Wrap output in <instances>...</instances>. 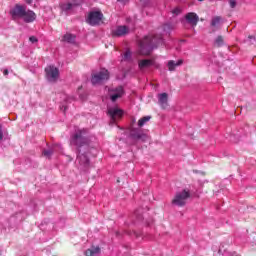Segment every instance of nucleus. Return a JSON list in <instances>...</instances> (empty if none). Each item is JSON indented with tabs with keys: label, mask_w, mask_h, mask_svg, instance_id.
I'll use <instances>...</instances> for the list:
<instances>
[{
	"label": "nucleus",
	"mask_w": 256,
	"mask_h": 256,
	"mask_svg": "<svg viewBox=\"0 0 256 256\" xmlns=\"http://www.w3.org/2000/svg\"><path fill=\"white\" fill-rule=\"evenodd\" d=\"M29 41H30V43L35 44V43L39 42V39H37V37H35V36H30Z\"/></svg>",
	"instance_id": "7c9ffc66"
},
{
	"label": "nucleus",
	"mask_w": 256,
	"mask_h": 256,
	"mask_svg": "<svg viewBox=\"0 0 256 256\" xmlns=\"http://www.w3.org/2000/svg\"><path fill=\"white\" fill-rule=\"evenodd\" d=\"M173 15H181V8L176 7L172 10Z\"/></svg>",
	"instance_id": "c756f323"
},
{
	"label": "nucleus",
	"mask_w": 256,
	"mask_h": 256,
	"mask_svg": "<svg viewBox=\"0 0 256 256\" xmlns=\"http://www.w3.org/2000/svg\"><path fill=\"white\" fill-rule=\"evenodd\" d=\"M122 61H124V63H131V61H133V52L131 49L127 48L125 50V52L122 54Z\"/></svg>",
	"instance_id": "6ab92c4d"
},
{
	"label": "nucleus",
	"mask_w": 256,
	"mask_h": 256,
	"mask_svg": "<svg viewBox=\"0 0 256 256\" xmlns=\"http://www.w3.org/2000/svg\"><path fill=\"white\" fill-rule=\"evenodd\" d=\"M198 1H203V0H198Z\"/></svg>",
	"instance_id": "a18cd8bd"
},
{
	"label": "nucleus",
	"mask_w": 256,
	"mask_h": 256,
	"mask_svg": "<svg viewBox=\"0 0 256 256\" xmlns=\"http://www.w3.org/2000/svg\"><path fill=\"white\" fill-rule=\"evenodd\" d=\"M54 151H63V146H61V144H55L53 146V149L43 150L42 155H44V157H47L48 159H51V155H53Z\"/></svg>",
	"instance_id": "f3484780"
},
{
	"label": "nucleus",
	"mask_w": 256,
	"mask_h": 256,
	"mask_svg": "<svg viewBox=\"0 0 256 256\" xmlns=\"http://www.w3.org/2000/svg\"><path fill=\"white\" fill-rule=\"evenodd\" d=\"M108 115H110L112 121H117V119L123 117V110L119 108H110L108 109Z\"/></svg>",
	"instance_id": "4468645a"
},
{
	"label": "nucleus",
	"mask_w": 256,
	"mask_h": 256,
	"mask_svg": "<svg viewBox=\"0 0 256 256\" xmlns=\"http://www.w3.org/2000/svg\"><path fill=\"white\" fill-rule=\"evenodd\" d=\"M153 223V221H151V222H147V225L149 226V225H151Z\"/></svg>",
	"instance_id": "37998d69"
},
{
	"label": "nucleus",
	"mask_w": 256,
	"mask_h": 256,
	"mask_svg": "<svg viewBox=\"0 0 256 256\" xmlns=\"http://www.w3.org/2000/svg\"><path fill=\"white\" fill-rule=\"evenodd\" d=\"M0 133H3V126L0 124Z\"/></svg>",
	"instance_id": "ea45409f"
},
{
	"label": "nucleus",
	"mask_w": 256,
	"mask_h": 256,
	"mask_svg": "<svg viewBox=\"0 0 256 256\" xmlns=\"http://www.w3.org/2000/svg\"><path fill=\"white\" fill-rule=\"evenodd\" d=\"M191 197V193L187 190H182L177 192L172 200V205L174 207H185L187 205V199Z\"/></svg>",
	"instance_id": "20e7f679"
},
{
	"label": "nucleus",
	"mask_w": 256,
	"mask_h": 256,
	"mask_svg": "<svg viewBox=\"0 0 256 256\" xmlns=\"http://www.w3.org/2000/svg\"><path fill=\"white\" fill-rule=\"evenodd\" d=\"M22 19L24 23H33L37 19V14L33 10H24Z\"/></svg>",
	"instance_id": "ddd939ff"
},
{
	"label": "nucleus",
	"mask_w": 256,
	"mask_h": 256,
	"mask_svg": "<svg viewBox=\"0 0 256 256\" xmlns=\"http://www.w3.org/2000/svg\"><path fill=\"white\" fill-rule=\"evenodd\" d=\"M140 2L142 3V5H144V7H147V5H149V0H140Z\"/></svg>",
	"instance_id": "473e14b6"
},
{
	"label": "nucleus",
	"mask_w": 256,
	"mask_h": 256,
	"mask_svg": "<svg viewBox=\"0 0 256 256\" xmlns=\"http://www.w3.org/2000/svg\"><path fill=\"white\" fill-rule=\"evenodd\" d=\"M91 141L86 129H78L70 136V145L76 149V153L91 151L89 147Z\"/></svg>",
	"instance_id": "f03ea898"
},
{
	"label": "nucleus",
	"mask_w": 256,
	"mask_h": 256,
	"mask_svg": "<svg viewBox=\"0 0 256 256\" xmlns=\"http://www.w3.org/2000/svg\"><path fill=\"white\" fill-rule=\"evenodd\" d=\"M62 109H64V111H67V106L62 105Z\"/></svg>",
	"instance_id": "58836bf2"
},
{
	"label": "nucleus",
	"mask_w": 256,
	"mask_h": 256,
	"mask_svg": "<svg viewBox=\"0 0 256 256\" xmlns=\"http://www.w3.org/2000/svg\"><path fill=\"white\" fill-rule=\"evenodd\" d=\"M161 29L165 35H171V31H173V24L166 23L161 26Z\"/></svg>",
	"instance_id": "4be33fe9"
},
{
	"label": "nucleus",
	"mask_w": 256,
	"mask_h": 256,
	"mask_svg": "<svg viewBox=\"0 0 256 256\" xmlns=\"http://www.w3.org/2000/svg\"><path fill=\"white\" fill-rule=\"evenodd\" d=\"M248 39L249 41H255V36H249Z\"/></svg>",
	"instance_id": "e433bc0d"
},
{
	"label": "nucleus",
	"mask_w": 256,
	"mask_h": 256,
	"mask_svg": "<svg viewBox=\"0 0 256 256\" xmlns=\"http://www.w3.org/2000/svg\"><path fill=\"white\" fill-rule=\"evenodd\" d=\"M153 65H155V61L152 59H142L138 62L140 71H143V69H148V67H153Z\"/></svg>",
	"instance_id": "dca6fc26"
},
{
	"label": "nucleus",
	"mask_w": 256,
	"mask_h": 256,
	"mask_svg": "<svg viewBox=\"0 0 256 256\" xmlns=\"http://www.w3.org/2000/svg\"><path fill=\"white\" fill-rule=\"evenodd\" d=\"M222 18L220 16H215L211 20V27H217L221 23Z\"/></svg>",
	"instance_id": "393cba45"
},
{
	"label": "nucleus",
	"mask_w": 256,
	"mask_h": 256,
	"mask_svg": "<svg viewBox=\"0 0 256 256\" xmlns=\"http://www.w3.org/2000/svg\"><path fill=\"white\" fill-rule=\"evenodd\" d=\"M101 253V248L99 246H92L85 251V256H98Z\"/></svg>",
	"instance_id": "aec40b11"
},
{
	"label": "nucleus",
	"mask_w": 256,
	"mask_h": 256,
	"mask_svg": "<svg viewBox=\"0 0 256 256\" xmlns=\"http://www.w3.org/2000/svg\"><path fill=\"white\" fill-rule=\"evenodd\" d=\"M0 141H3V132H0Z\"/></svg>",
	"instance_id": "4c0bfd02"
},
{
	"label": "nucleus",
	"mask_w": 256,
	"mask_h": 256,
	"mask_svg": "<svg viewBox=\"0 0 256 256\" xmlns=\"http://www.w3.org/2000/svg\"><path fill=\"white\" fill-rule=\"evenodd\" d=\"M89 151L91 150H86L84 152H76V163L78 164V169H80V171H89V167H91V162L88 156Z\"/></svg>",
	"instance_id": "7ed1b4c3"
},
{
	"label": "nucleus",
	"mask_w": 256,
	"mask_h": 256,
	"mask_svg": "<svg viewBox=\"0 0 256 256\" xmlns=\"http://www.w3.org/2000/svg\"><path fill=\"white\" fill-rule=\"evenodd\" d=\"M75 39H77V37L74 35V34H71V33H66L64 36H63V41H65L66 43H75Z\"/></svg>",
	"instance_id": "5701e85b"
},
{
	"label": "nucleus",
	"mask_w": 256,
	"mask_h": 256,
	"mask_svg": "<svg viewBox=\"0 0 256 256\" xmlns=\"http://www.w3.org/2000/svg\"><path fill=\"white\" fill-rule=\"evenodd\" d=\"M112 37H125V35H129V28L125 25L117 26L111 31Z\"/></svg>",
	"instance_id": "9b49d317"
},
{
	"label": "nucleus",
	"mask_w": 256,
	"mask_h": 256,
	"mask_svg": "<svg viewBox=\"0 0 256 256\" xmlns=\"http://www.w3.org/2000/svg\"><path fill=\"white\" fill-rule=\"evenodd\" d=\"M229 5H230L231 9H235V7H237V1L230 0L229 1Z\"/></svg>",
	"instance_id": "2f4dec72"
},
{
	"label": "nucleus",
	"mask_w": 256,
	"mask_h": 256,
	"mask_svg": "<svg viewBox=\"0 0 256 256\" xmlns=\"http://www.w3.org/2000/svg\"><path fill=\"white\" fill-rule=\"evenodd\" d=\"M215 45H217V47H223V36H218L215 39Z\"/></svg>",
	"instance_id": "cd10ccee"
},
{
	"label": "nucleus",
	"mask_w": 256,
	"mask_h": 256,
	"mask_svg": "<svg viewBox=\"0 0 256 256\" xmlns=\"http://www.w3.org/2000/svg\"><path fill=\"white\" fill-rule=\"evenodd\" d=\"M81 89H83V86H80V87L78 88V93H79V91H81Z\"/></svg>",
	"instance_id": "a19ab883"
},
{
	"label": "nucleus",
	"mask_w": 256,
	"mask_h": 256,
	"mask_svg": "<svg viewBox=\"0 0 256 256\" xmlns=\"http://www.w3.org/2000/svg\"><path fill=\"white\" fill-rule=\"evenodd\" d=\"M108 79H109V71L104 69L92 75L91 83L92 85H102V83L104 81H108Z\"/></svg>",
	"instance_id": "0eeeda50"
},
{
	"label": "nucleus",
	"mask_w": 256,
	"mask_h": 256,
	"mask_svg": "<svg viewBox=\"0 0 256 256\" xmlns=\"http://www.w3.org/2000/svg\"><path fill=\"white\" fill-rule=\"evenodd\" d=\"M129 137L132 141H142V143L147 141V134H145V132L140 128H130Z\"/></svg>",
	"instance_id": "39448f33"
},
{
	"label": "nucleus",
	"mask_w": 256,
	"mask_h": 256,
	"mask_svg": "<svg viewBox=\"0 0 256 256\" xmlns=\"http://www.w3.org/2000/svg\"><path fill=\"white\" fill-rule=\"evenodd\" d=\"M185 20L192 27H197V23H199V15L195 12H189L185 15Z\"/></svg>",
	"instance_id": "f8f14e48"
},
{
	"label": "nucleus",
	"mask_w": 256,
	"mask_h": 256,
	"mask_svg": "<svg viewBox=\"0 0 256 256\" xmlns=\"http://www.w3.org/2000/svg\"><path fill=\"white\" fill-rule=\"evenodd\" d=\"M148 121H151V116H144L138 120V127H143L145 123H148Z\"/></svg>",
	"instance_id": "b1692460"
},
{
	"label": "nucleus",
	"mask_w": 256,
	"mask_h": 256,
	"mask_svg": "<svg viewBox=\"0 0 256 256\" xmlns=\"http://www.w3.org/2000/svg\"><path fill=\"white\" fill-rule=\"evenodd\" d=\"M120 1V3H123L124 5H126L127 3H129V0H118Z\"/></svg>",
	"instance_id": "c9c22d12"
},
{
	"label": "nucleus",
	"mask_w": 256,
	"mask_h": 256,
	"mask_svg": "<svg viewBox=\"0 0 256 256\" xmlns=\"http://www.w3.org/2000/svg\"><path fill=\"white\" fill-rule=\"evenodd\" d=\"M163 45H165V40L161 34L144 36L143 39L138 41L139 54L151 55L154 49Z\"/></svg>",
	"instance_id": "f257e3e1"
},
{
	"label": "nucleus",
	"mask_w": 256,
	"mask_h": 256,
	"mask_svg": "<svg viewBox=\"0 0 256 256\" xmlns=\"http://www.w3.org/2000/svg\"><path fill=\"white\" fill-rule=\"evenodd\" d=\"M26 7L21 4H16L12 9H10V17L12 21H17V19H22L25 15Z\"/></svg>",
	"instance_id": "6e6552de"
},
{
	"label": "nucleus",
	"mask_w": 256,
	"mask_h": 256,
	"mask_svg": "<svg viewBox=\"0 0 256 256\" xmlns=\"http://www.w3.org/2000/svg\"><path fill=\"white\" fill-rule=\"evenodd\" d=\"M45 73H46V79L50 83H54V81H57V79H59V68L55 66L46 67Z\"/></svg>",
	"instance_id": "9d476101"
},
{
	"label": "nucleus",
	"mask_w": 256,
	"mask_h": 256,
	"mask_svg": "<svg viewBox=\"0 0 256 256\" xmlns=\"http://www.w3.org/2000/svg\"><path fill=\"white\" fill-rule=\"evenodd\" d=\"M3 75H4V77H7V75H9V70L8 69H4L3 70Z\"/></svg>",
	"instance_id": "72a5a7b5"
},
{
	"label": "nucleus",
	"mask_w": 256,
	"mask_h": 256,
	"mask_svg": "<svg viewBox=\"0 0 256 256\" xmlns=\"http://www.w3.org/2000/svg\"><path fill=\"white\" fill-rule=\"evenodd\" d=\"M103 20V13L100 11H91L88 14V17L86 19V23H88V25H91L92 27H95L97 25H99V23H101V21Z\"/></svg>",
	"instance_id": "423d86ee"
},
{
	"label": "nucleus",
	"mask_w": 256,
	"mask_h": 256,
	"mask_svg": "<svg viewBox=\"0 0 256 256\" xmlns=\"http://www.w3.org/2000/svg\"><path fill=\"white\" fill-rule=\"evenodd\" d=\"M218 253H219V255H221V253H222L221 248H219Z\"/></svg>",
	"instance_id": "79ce46f5"
},
{
	"label": "nucleus",
	"mask_w": 256,
	"mask_h": 256,
	"mask_svg": "<svg viewBox=\"0 0 256 256\" xmlns=\"http://www.w3.org/2000/svg\"><path fill=\"white\" fill-rule=\"evenodd\" d=\"M72 2L67 3H61L60 9L61 11H64L65 13H68V11H71L74 7H77L79 5V2L77 0H71Z\"/></svg>",
	"instance_id": "2eb2a0df"
},
{
	"label": "nucleus",
	"mask_w": 256,
	"mask_h": 256,
	"mask_svg": "<svg viewBox=\"0 0 256 256\" xmlns=\"http://www.w3.org/2000/svg\"><path fill=\"white\" fill-rule=\"evenodd\" d=\"M28 5H33V0H24Z\"/></svg>",
	"instance_id": "f704fd0d"
},
{
	"label": "nucleus",
	"mask_w": 256,
	"mask_h": 256,
	"mask_svg": "<svg viewBox=\"0 0 256 256\" xmlns=\"http://www.w3.org/2000/svg\"><path fill=\"white\" fill-rule=\"evenodd\" d=\"M181 65H183V60L181 59L178 61L170 60L167 62L168 71H175V69H177V67H181Z\"/></svg>",
	"instance_id": "a211bd4d"
},
{
	"label": "nucleus",
	"mask_w": 256,
	"mask_h": 256,
	"mask_svg": "<svg viewBox=\"0 0 256 256\" xmlns=\"http://www.w3.org/2000/svg\"><path fill=\"white\" fill-rule=\"evenodd\" d=\"M229 141H231L232 143H239V141H241V135L239 134H231Z\"/></svg>",
	"instance_id": "a878e982"
},
{
	"label": "nucleus",
	"mask_w": 256,
	"mask_h": 256,
	"mask_svg": "<svg viewBox=\"0 0 256 256\" xmlns=\"http://www.w3.org/2000/svg\"><path fill=\"white\" fill-rule=\"evenodd\" d=\"M63 99L65 103H71V101H75V97L69 96L67 94H63Z\"/></svg>",
	"instance_id": "bb28decb"
},
{
	"label": "nucleus",
	"mask_w": 256,
	"mask_h": 256,
	"mask_svg": "<svg viewBox=\"0 0 256 256\" xmlns=\"http://www.w3.org/2000/svg\"><path fill=\"white\" fill-rule=\"evenodd\" d=\"M123 95H125V89H123V86L110 88L108 90V96H109L110 101H112V103H115V101H117V99H121V97H123Z\"/></svg>",
	"instance_id": "1a4fd4ad"
},
{
	"label": "nucleus",
	"mask_w": 256,
	"mask_h": 256,
	"mask_svg": "<svg viewBox=\"0 0 256 256\" xmlns=\"http://www.w3.org/2000/svg\"><path fill=\"white\" fill-rule=\"evenodd\" d=\"M134 215H135L137 221H143V214H140L139 210H136Z\"/></svg>",
	"instance_id": "c85d7f7f"
},
{
	"label": "nucleus",
	"mask_w": 256,
	"mask_h": 256,
	"mask_svg": "<svg viewBox=\"0 0 256 256\" xmlns=\"http://www.w3.org/2000/svg\"><path fill=\"white\" fill-rule=\"evenodd\" d=\"M134 123H135V119L132 120V125H134Z\"/></svg>",
	"instance_id": "c03bdc74"
},
{
	"label": "nucleus",
	"mask_w": 256,
	"mask_h": 256,
	"mask_svg": "<svg viewBox=\"0 0 256 256\" xmlns=\"http://www.w3.org/2000/svg\"><path fill=\"white\" fill-rule=\"evenodd\" d=\"M167 101H169V95L167 93H161L158 94V103L161 105V107H164V105H167Z\"/></svg>",
	"instance_id": "412c9836"
}]
</instances>
